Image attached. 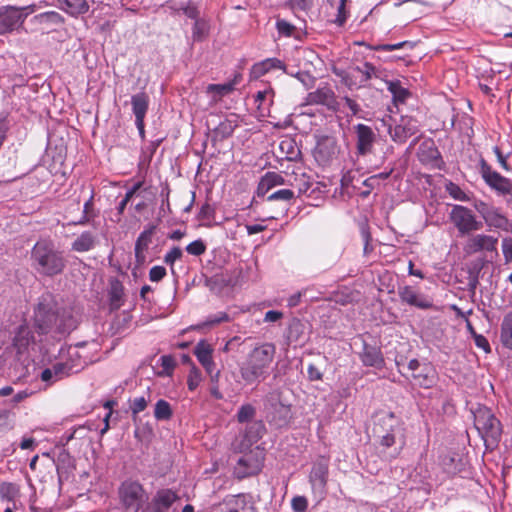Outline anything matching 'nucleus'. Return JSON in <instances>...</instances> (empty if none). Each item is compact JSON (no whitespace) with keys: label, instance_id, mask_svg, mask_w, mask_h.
I'll use <instances>...</instances> for the list:
<instances>
[{"label":"nucleus","instance_id":"nucleus-18","mask_svg":"<svg viewBox=\"0 0 512 512\" xmlns=\"http://www.w3.org/2000/svg\"><path fill=\"white\" fill-rule=\"evenodd\" d=\"M356 135V150L361 156L372 153L377 135L370 126L365 124H357L354 126Z\"/></svg>","mask_w":512,"mask_h":512},{"label":"nucleus","instance_id":"nucleus-30","mask_svg":"<svg viewBox=\"0 0 512 512\" xmlns=\"http://www.w3.org/2000/svg\"><path fill=\"white\" fill-rule=\"evenodd\" d=\"M96 245V237L90 231L82 232L71 244V249L75 252H87Z\"/></svg>","mask_w":512,"mask_h":512},{"label":"nucleus","instance_id":"nucleus-12","mask_svg":"<svg viewBox=\"0 0 512 512\" xmlns=\"http://www.w3.org/2000/svg\"><path fill=\"white\" fill-rule=\"evenodd\" d=\"M179 500L180 497L172 489H159L140 512H174V504Z\"/></svg>","mask_w":512,"mask_h":512},{"label":"nucleus","instance_id":"nucleus-38","mask_svg":"<svg viewBox=\"0 0 512 512\" xmlns=\"http://www.w3.org/2000/svg\"><path fill=\"white\" fill-rule=\"evenodd\" d=\"M35 20L40 24L61 25L64 18L56 11H47L36 15Z\"/></svg>","mask_w":512,"mask_h":512},{"label":"nucleus","instance_id":"nucleus-54","mask_svg":"<svg viewBox=\"0 0 512 512\" xmlns=\"http://www.w3.org/2000/svg\"><path fill=\"white\" fill-rule=\"evenodd\" d=\"M200 381H201V373H200L199 369L195 366H192L189 376H188V381H187L189 390H191V391L195 390L198 387Z\"/></svg>","mask_w":512,"mask_h":512},{"label":"nucleus","instance_id":"nucleus-6","mask_svg":"<svg viewBox=\"0 0 512 512\" xmlns=\"http://www.w3.org/2000/svg\"><path fill=\"white\" fill-rule=\"evenodd\" d=\"M118 496L123 507L127 510L134 508V512H140L144 507L143 504L148 500V494L143 485L131 479L121 483L118 488Z\"/></svg>","mask_w":512,"mask_h":512},{"label":"nucleus","instance_id":"nucleus-29","mask_svg":"<svg viewBox=\"0 0 512 512\" xmlns=\"http://www.w3.org/2000/svg\"><path fill=\"white\" fill-rule=\"evenodd\" d=\"M110 310H118L123 305L124 286L118 279H112L109 286Z\"/></svg>","mask_w":512,"mask_h":512},{"label":"nucleus","instance_id":"nucleus-2","mask_svg":"<svg viewBox=\"0 0 512 512\" xmlns=\"http://www.w3.org/2000/svg\"><path fill=\"white\" fill-rule=\"evenodd\" d=\"M31 267L42 276L54 277L62 274L67 261L53 241L41 239L31 249Z\"/></svg>","mask_w":512,"mask_h":512},{"label":"nucleus","instance_id":"nucleus-5","mask_svg":"<svg viewBox=\"0 0 512 512\" xmlns=\"http://www.w3.org/2000/svg\"><path fill=\"white\" fill-rule=\"evenodd\" d=\"M474 426L483 438L487 448H494L498 445L502 434V426L489 408L481 406L475 410Z\"/></svg>","mask_w":512,"mask_h":512},{"label":"nucleus","instance_id":"nucleus-50","mask_svg":"<svg viewBox=\"0 0 512 512\" xmlns=\"http://www.w3.org/2000/svg\"><path fill=\"white\" fill-rule=\"evenodd\" d=\"M147 404H148V402L145 399V397H143V396L136 397L132 400H129V406H130L132 416L134 419L140 412H142L146 409Z\"/></svg>","mask_w":512,"mask_h":512},{"label":"nucleus","instance_id":"nucleus-37","mask_svg":"<svg viewBox=\"0 0 512 512\" xmlns=\"http://www.w3.org/2000/svg\"><path fill=\"white\" fill-rule=\"evenodd\" d=\"M385 82L387 84V89L391 92L395 101L404 102L409 96V91L401 86L400 81L385 80Z\"/></svg>","mask_w":512,"mask_h":512},{"label":"nucleus","instance_id":"nucleus-44","mask_svg":"<svg viewBox=\"0 0 512 512\" xmlns=\"http://www.w3.org/2000/svg\"><path fill=\"white\" fill-rule=\"evenodd\" d=\"M445 189L446 191L448 192V194L454 198L455 200H458V201H462V202H467V201H470V197L468 194H466L461 188L459 185L453 183V182H448L446 185H445Z\"/></svg>","mask_w":512,"mask_h":512},{"label":"nucleus","instance_id":"nucleus-47","mask_svg":"<svg viewBox=\"0 0 512 512\" xmlns=\"http://www.w3.org/2000/svg\"><path fill=\"white\" fill-rule=\"evenodd\" d=\"M183 256V251L180 247L174 246L170 251H168L164 256V263L169 265L171 268V272L174 274V263L181 259Z\"/></svg>","mask_w":512,"mask_h":512},{"label":"nucleus","instance_id":"nucleus-11","mask_svg":"<svg viewBox=\"0 0 512 512\" xmlns=\"http://www.w3.org/2000/svg\"><path fill=\"white\" fill-rule=\"evenodd\" d=\"M408 369L411 371L414 384L421 388H432L438 382V373L431 363H421L417 359H412L408 363Z\"/></svg>","mask_w":512,"mask_h":512},{"label":"nucleus","instance_id":"nucleus-58","mask_svg":"<svg viewBox=\"0 0 512 512\" xmlns=\"http://www.w3.org/2000/svg\"><path fill=\"white\" fill-rule=\"evenodd\" d=\"M166 268L163 266H153L149 271V279L152 282H159L166 276Z\"/></svg>","mask_w":512,"mask_h":512},{"label":"nucleus","instance_id":"nucleus-17","mask_svg":"<svg viewBox=\"0 0 512 512\" xmlns=\"http://www.w3.org/2000/svg\"><path fill=\"white\" fill-rule=\"evenodd\" d=\"M25 19L22 9L14 6L0 8V35L9 33L19 27Z\"/></svg>","mask_w":512,"mask_h":512},{"label":"nucleus","instance_id":"nucleus-42","mask_svg":"<svg viewBox=\"0 0 512 512\" xmlns=\"http://www.w3.org/2000/svg\"><path fill=\"white\" fill-rule=\"evenodd\" d=\"M234 89L233 83H226V84H210L207 87L208 93H213L214 98L220 99L223 96L229 94Z\"/></svg>","mask_w":512,"mask_h":512},{"label":"nucleus","instance_id":"nucleus-34","mask_svg":"<svg viewBox=\"0 0 512 512\" xmlns=\"http://www.w3.org/2000/svg\"><path fill=\"white\" fill-rule=\"evenodd\" d=\"M212 352L213 349L204 340L198 342L194 349V354L196 355L198 361L201 363L202 366L212 364Z\"/></svg>","mask_w":512,"mask_h":512},{"label":"nucleus","instance_id":"nucleus-35","mask_svg":"<svg viewBox=\"0 0 512 512\" xmlns=\"http://www.w3.org/2000/svg\"><path fill=\"white\" fill-rule=\"evenodd\" d=\"M209 34V24L208 22L201 18L196 19L192 28V39L194 42H202L204 41Z\"/></svg>","mask_w":512,"mask_h":512},{"label":"nucleus","instance_id":"nucleus-21","mask_svg":"<svg viewBox=\"0 0 512 512\" xmlns=\"http://www.w3.org/2000/svg\"><path fill=\"white\" fill-rule=\"evenodd\" d=\"M498 239L486 234H475L470 236L464 246V251L471 255L478 252H493L497 249Z\"/></svg>","mask_w":512,"mask_h":512},{"label":"nucleus","instance_id":"nucleus-27","mask_svg":"<svg viewBox=\"0 0 512 512\" xmlns=\"http://www.w3.org/2000/svg\"><path fill=\"white\" fill-rule=\"evenodd\" d=\"M440 465L448 476H455L465 468L462 456L456 452H448L441 456Z\"/></svg>","mask_w":512,"mask_h":512},{"label":"nucleus","instance_id":"nucleus-63","mask_svg":"<svg viewBox=\"0 0 512 512\" xmlns=\"http://www.w3.org/2000/svg\"><path fill=\"white\" fill-rule=\"evenodd\" d=\"M266 73H267V68L264 67V65L261 61V62L255 63L252 66L251 71H250V76L252 79H258V78L262 77L263 75H265Z\"/></svg>","mask_w":512,"mask_h":512},{"label":"nucleus","instance_id":"nucleus-60","mask_svg":"<svg viewBox=\"0 0 512 512\" xmlns=\"http://www.w3.org/2000/svg\"><path fill=\"white\" fill-rule=\"evenodd\" d=\"M280 148L282 151H286L288 155L287 158L290 160L294 159L299 153V151L295 149L294 143L291 140L282 141L280 143Z\"/></svg>","mask_w":512,"mask_h":512},{"label":"nucleus","instance_id":"nucleus-31","mask_svg":"<svg viewBox=\"0 0 512 512\" xmlns=\"http://www.w3.org/2000/svg\"><path fill=\"white\" fill-rule=\"evenodd\" d=\"M131 104L135 119L145 118L149 107L148 95L145 92L132 95Z\"/></svg>","mask_w":512,"mask_h":512},{"label":"nucleus","instance_id":"nucleus-55","mask_svg":"<svg viewBox=\"0 0 512 512\" xmlns=\"http://www.w3.org/2000/svg\"><path fill=\"white\" fill-rule=\"evenodd\" d=\"M274 91L272 89H267L264 91H258L254 96L255 102L258 103V109H261L263 103L268 100L269 104L273 103Z\"/></svg>","mask_w":512,"mask_h":512},{"label":"nucleus","instance_id":"nucleus-46","mask_svg":"<svg viewBox=\"0 0 512 512\" xmlns=\"http://www.w3.org/2000/svg\"><path fill=\"white\" fill-rule=\"evenodd\" d=\"M415 44L411 41H402L395 44H379L372 47L373 50L376 51H394L400 50L403 48L413 49Z\"/></svg>","mask_w":512,"mask_h":512},{"label":"nucleus","instance_id":"nucleus-22","mask_svg":"<svg viewBox=\"0 0 512 512\" xmlns=\"http://www.w3.org/2000/svg\"><path fill=\"white\" fill-rule=\"evenodd\" d=\"M418 157L423 164L434 168L442 169L444 166L441 153L432 139H427L420 144Z\"/></svg>","mask_w":512,"mask_h":512},{"label":"nucleus","instance_id":"nucleus-8","mask_svg":"<svg viewBox=\"0 0 512 512\" xmlns=\"http://www.w3.org/2000/svg\"><path fill=\"white\" fill-rule=\"evenodd\" d=\"M474 209L482 217L484 223L490 229H499L502 231H510L512 223L504 215L500 208L488 204L480 199H475L473 202Z\"/></svg>","mask_w":512,"mask_h":512},{"label":"nucleus","instance_id":"nucleus-61","mask_svg":"<svg viewBox=\"0 0 512 512\" xmlns=\"http://www.w3.org/2000/svg\"><path fill=\"white\" fill-rule=\"evenodd\" d=\"M276 28L279 34L284 36H291L295 27L285 20H277Z\"/></svg>","mask_w":512,"mask_h":512},{"label":"nucleus","instance_id":"nucleus-16","mask_svg":"<svg viewBox=\"0 0 512 512\" xmlns=\"http://www.w3.org/2000/svg\"><path fill=\"white\" fill-rule=\"evenodd\" d=\"M329 460L325 457L317 459L311 469L309 481L314 492L323 494L328 481Z\"/></svg>","mask_w":512,"mask_h":512},{"label":"nucleus","instance_id":"nucleus-13","mask_svg":"<svg viewBox=\"0 0 512 512\" xmlns=\"http://www.w3.org/2000/svg\"><path fill=\"white\" fill-rule=\"evenodd\" d=\"M480 173L485 183L500 195L512 193V181L500 173L492 170L491 166L482 158L480 160Z\"/></svg>","mask_w":512,"mask_h":512},{"label":"nucleus","instance_id":"nucleus-39","mask_svg":"<svg viewBox=\"0 0 512 512\" xmlns=\"http://www.w3.org/2000/svg\"><path fill=\"white\" fill-rule=\"evenodd\" d=\"M255 416L256 408L250 403L241 405L236 414V418L239 423H250L253 421Z\"/></svg>","mask_w":512,"mask_h":512},{"label":"nucleus","instance_id":"nucleus-48","mask_svg":"<svg viewBox=\"0 0 512 512\" xmlns=\"http://www.w3.org/2000/svg\"><path fill=\"white\" fill-rule=\"evenodd\" d=\"M175 11H182L188 18L193 19L194 22L196 19H201L199 9L192 1H189L186 5H181L179 8L175 9Z\"/></svg>","mask_w":512,"mask_h":512},{"label":"nucleus","instance_id":"nucleus-53","mask_svg":"<svg viewBox=\"0 0 512 512\" xmlns=\"http://www.w3.org/2000/svg\"><path fill=\"white\" fill-rule=\"evenodd\" d=\"M354 70L362 74L363 79L361 82H367L372 79V74L375 73V66L369 62H365L362 66L354 67Z\"/></svg>","mask_w":512,"mask_h":512},{"label":"nucleus","instance_id":"nucleus-23","mask_svg":"<svg viewBox=\"0 0 512 512\" xmlns=\"http://www.w3.org/2000/svg\"><path fill=\"white\" fill-rule=\"evenodd\" d=\"M398 295L403 303H406L410 306H414L424 310L431 309L433 307V301L431 298L418 293L411 286L399 287Z\"/></svg>","mask_w":512,"mask_h":512},{"label":"nucleus","instance_id":"nucleus-9","mask_svg":"<svg viewBox=\"0 0 512 512\" xmlns=\"http://www.w3.org/2000/svg\"><path fill=\"white\" fill-rule=\"evenodd\" d=\"M240 456L234 466V474L237 478L243 479L258 474L264 461L263 452L257 447L255 449H248L241 452Z\"/></svg>","mask_w":512,"mask_h":512},{"label":"nucleus","instance_id":"nucleus-4","mask_svg":"<svg viewBox=\"0 0 512 512\" xmlns=\"http://www.w3.org/2000/svg\"><path fill=\"white\" fill-rule=\"evenodd\" d=\"M276 347L272 343H265L256 347L249 354L247 360L240 367V374L246 384H254L265 379L267 370L273 362Z\"/></svg>","mask_w":512,"mask_h":512},{"label":"nucleus","instance_id":"nucleus-32","mask_svg":"<svg viewBox=\"0 0 512 512\" xmlns=\"http://www.w3.org/2000/svg\"><path fill=\"white\" fill-rule=\"evenodd\" d=\"M236 127H237L236 121L230 120V119H224L223 121H221L218 124V126H216L213 129L212 140L213 141H222L224 139L229 138L230 136H232Z\"/></svg>","mask_w":512,"mask_h":512},{"label":"nucleus","instance_id":"nucleus-57","mask_svg":"<svg viewBox=\"0 0 512 512\" xmlns=\"http://www.w3.org/2000/svg\"><path fill=\"white\" fill-rule=\"evenodd\" d=\"M290 8L293 11H307L312 7V0H289Z\"/></svg>","mask_w":512,"mask_h":512},{"label":"nucleus","instance_id":"nucleus-49","mask_svg":"<svg viewBox=\"0 0 512 512\" xmlns=\"http://www.w3.org/2000/svg\"><path fill=\"white\" fill-rule=\"evenodd\" d=\"M29 344L28 332L25 329H20L13 340V345L17 348L18 353L26 349Z\"/></svg>","mask_w":512,"mask_h":512},{"label":"nucleus","instance_id":"nucleus-20","mask_svg":"<svg viewBox=\"0 0 512 512\" xmlns=\"http://www.w3.org/2000/svg\"><path fill=\"white\" fill-rule=\"evenodd\" d=\"M338 152L337 142L334 137L323 136L317 141L313 155L318 164L328 165Z\"/></svg>","mask_w":512,"mask_h":512},{"label":"nucleus","instance_id":"nucleus-10","mask_svg":"<svg viewBox=\"0 0 512 512\" xmlns=\"http://www.w3.org/2000/svg\"><path fill=\"white\" fill-rule=\"evenodd\" d=\"M266 417L268 421L277 427L289 424L292 418L291 405L280 401L279 394H270L265 403Z\"/></svg>","mask_w":512,"mask_h":512},{"label":"nucleus","instance_id":"nucleus-52","mask_svg":"<svg viewBox=\"0 0 512 512\" xmlns=\"http://www.w3.org/2000/svg\"><path fill=\"white\" fill-rule=\"evenodd\" d=\"M186 251L190 255L200 256L205 253L206 245L201 239H198L188 244L186 246Z\"/></svg>","mask_w":512,"mask_h":512},{"label":"nucleus","instance_id":"nucleus-62","mask_svg":"<svg viewBox=\"0 0 512 512\" xmlns=\"http://www.w3.org/2000/svg\"><path fill=\"white\" fill-rule=\"evenodd\" d=\"M502 252L505 257V260L512 261V238L505 237L502 240Z\"/></svg>","mask_w":512,"mask_h":512},{"label":"nucleus","instance_id":"nucleus-28","mask_svg":"<svg viewBox=\"0 0 512 512\" xmlns=\"http://www.w3.org/2000/svg\"><path fill=\"white\" fill-rule=\"evenodd\" d=\"M59 8L73 17L85 14L89 10L86 0H58Z\"/></svg>","mask_w":512,"mask_h":512},{"label":"nucleus","instance_id":"nucleus-45","mask_svg":"<svg viewBox=\"0 0 512 512\" xmlns=\"http://www.w3.org/2000/svg\"><path fill=\"white\" fill-rule=\"evenodd\" d=\"M160 362L162 366V371H159L157 375L161 377L171 376L176 366L174 358L171 355H163L160 358Z\"/></svg>","mask_w":512,"mask_h":512},{"label":"nucleus","instance_id":"nucleus-33","mask_svg":"<svg viewBox=\"0 0 512 512\" xmlns=\"http://www.w3.org/2000/svg\"><path fill=\"white\" fill-rule=\"evenodd\" d=\"M500 340L504 347L512 350V311L503 318Z\"/></svg>","mask_w":512,"mask_h":512},{"label":"nucleus","instance_id":"nucleus-24","mask_svg":"<svg viewBox=\"0 0 512 512\" xmlns=\"http://www.w3.org/2000/svg\"><path fill=\"white\" fill-rule=\"evenodd\" d=\"M306 101L310 105H323L329 109L334 108L337 103L334 91L327 85L308 93Z\"/></svg>","mask_w":512,"mask_h":512},{"label":"nucleus","instance_id":"nucleus-26","mask_svg":"<svg viewBox=\"0 0 512 512\" xmlns=\"http://www.w3.org/2000/svg\"><path fill=\"white\" fill-rule=\"evenodd\" d=\"M360 359L364 366L381 369L385 365V360L380 347L363 343V350L360 353Z\"/></svg>","mask_w":512,"mask_h":512},{"label":"nucleus","instance_id":"nucleus-19","mask_svg":"<svg viewBox=\"0 0 512 512\" xmlns=\"http://www.w3.org/2000/svg\"><path fill=\"white\" fill-rule=\"evenodd\" d=\"M247 495H229L216 507L218 512H256L254 504Z\"/></svg>","mask_w":512,"mask_h":512},{"label":"nucleus","instance_id":"nucleus-40","mask_svg":"<svg viewBox=\"0 0 512 512\" xmlns=\"http://www.w3.org/2000/svg\"><path fill=\"white\" fill-rule=\"evenodd\" d=\"M155 228L156 227L152 225L149 228L145 229L143 232H141L135 242V248L147 250L150 243L152 242V237L154 235Z\"/></svg>","mask_w":512,"mask_h":512},{"label":"nucleus","instance_id":"nucleus-43","mask_svg":"<svg viewBox=\"0 0 512 512\" xmlns=\"http://www.w3.org/2000/svg\"><path fill=\"white\" fill-rule=\"evenodd\" d=\"M295 195L291 189H279L267 196V201H282L286 204L294 199Z\"/></svg>","mask_w":512,"mask_h":512},{"label":"nucleus","instance_id":"nucleus-64","mask_svg":"<svg viewBox=\"0 0 512 512\" xmlns=\"http://www.w3.org/2000/svg\"><path fill=\"white\" fill-rule=\"evenodd\" d=\"M272 189L271 184L265 176H263L258 183L256 194L258 197H264Z\"/></svg>","mask_w":512,"mask_h":512},{"label":"nucleus","instance_id":"nucleus-25","mask_svg":"<svg viewBox=\"0 0 512 512\" xmlns=\"http://www.w3.org/2000/svg\"><path fill=\"white\" fill-rule=\"evenodd\" d=\"M308 325L298 318H293L287 328L286 338L289 344L303 345L308 340Z\"/></svg>","mask_w":512,"mask_h":512},{"label":"nucleus","instance_id":"nucleus-41","mask_svg":"<svg viewBox=\"0 0 512 512\" xmlns=\"http://www.w3.org/2000/svg\"><path fill=\"white\" fill-rule=\"evenodd\" d=\"M73 368L74 365L71 362H57L51 367V370L55 375V380H60L73 373Z\"/></svg>","mask_w":512,"mask_h":512},{"label":"nucleus","instance_id":"nucleus-51","mask_svg":"<svg viewBox=\"0 0 512 512\" xmlns=\"http://www.w3.org/2000/svg\"><path fill=\"white\" fill-rule=\"evenodd\" d=\"M18 488L14 483L3 482L0 484V495L2 498L12 500L16 497Z\"/></svg>","mask_w":512,"mask_h":512},{"label":"nucleus","instance_id":"nucleus-1","mask_svg":"<svg viewBox=\"0 0 512 512\" xmlns=\"http://www.w3.org/2000/svg\"><path fill=\"white\" fill-rule=\"evenodd\" d=\"M78 317L72 307H61L51 293L42 294L34 309V327L40 334L55 331L69 334L76 329Z\"/></svg>","mask_w":512,"mask_h":512},{"label":"nucleus","instance_id":"nucleus-3","mask_svg":"<svg viewBox=\"0 0 512 512\" xmlns=\"http://www.w3.org/2000/svg\"><path fill=\"white\" fill-rule=\"evenodd\" d=\"M374 437L381 446L390 448L396 446L393 457H396L405 445L404 428L400 419L394 413H379L375 416L372 429Z\"/></svg>","mask_w":512,"mask_h":512},{"label":"nucleus","instance_id":"nucleus-59","mask_svg":"<svg viewBox=\"0 0 512 512\" xmlns=\"http://www.w3.org/2000/svg\"><path fill=\"white\" fill-rule=\"evenodd\" d=\"M294 512H305L308 507V501L304 496H296L291 501Z\"/></svg>","mask_w":512,"mask_h":512},{"label":"nucleus","instance_id":"nucleus-56","mask_svg":"<svg viewBox=\"0 0 512 512\" xmlns=\"http://www.w3.org/2000/svg\"><path fill=\"white\" fill-rule=\"evenodd\" d=\"M264 67L267 68V72L273 69H280L286 72V65L283 61L278 58H267L262 61Z\"/></svg>","mask_w":512,"mask_h":512},{"label":"nucleus","instance_id":"nucleus-14","mask_svg":"<svg viewBox=\"0 0 512 512\" xmlns=\"http://www.w3.org/2000/svg\"><path fill=\"white\" fill-rule=\"evenodd\" d=\"M266 433V427L262 420H254L246 426L240 441L233 444L235 452H244L260 440Z\"/></svg>","mask_w":512,"mask_h":512},{"label":"nucleus","instance_id":"nucleus-7","mask_svg":"<svg viewBox=\"0 0 512 512\" xmlns=\"http://www.w3.org/2000/svg\"><path fill=\"white\" fill-rule=\"evenodd\" d=\"M449 219L458 233L462 236L470 235L483 228V222L478 220L474 212L463 205H453Z\"/></svg>","mask_w":512,"mask_h":512},{"label":"nucleus","instance_id":"nucleus-15","mask_svg":"<svg viewBox=\"0 0 512 512\" xmlns=\"http://www.w3.org/2000/svg\"><path fill=\"white\" fill-rule=\"evenodd\" d=\"M388 132L394 142L405 143L409 137L419 132L418 121L410 116H402L394 127L389 126Z\"/></svg>","mask_w":512,"mask_h":512},{"label":"nucleus","instance_id":"nucleus-36","mask_svg":"<svg viewBox=\"0 0 512 512\" xmlns=\"http://www.w3.org/2000/svg\"><path fill=\"white\" fill-rule=\"evenodd\" d=\"M173 416L171 405L164 399H160L155 404L154 417L158 421L170 420Z\"/></svg>","mask_w":512,"mask_h":512}]
</instances>
